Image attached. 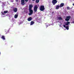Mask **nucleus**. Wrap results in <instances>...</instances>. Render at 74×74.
I'll return each instance as SVG.
<instances>
[{"mask_svg":"<svg viewBox=\"0 0 74 74\" xmlns=\"http://www.w3.org/2000/svg\"><path fill=\"white\" fill-rule=\"evenodd\" d=\"M45 10V8L44 7V6L43 5H41L40 6V10L41 11H42Z\"/></svg>","mask_w":74,"mask_h":74,"instance_id":"f257e3e1","label":"nucleus"},{"mask_svg":"<svg viewBox=\"0 0 74 74\" xmlns=\"http://www.w3.org/2000/svg\"><path fill=\"white\" fill-rule=\"evenodd\" d=\"M38 8V7H37V5H35L34 8V11L35 12H36L37 11V9Z\"/></svg>","mask_w":74,"mask_h":74,"instance_id":"f03ea898","label":"nucleus"},{"mask_svg":"<svg viewBox=\"0 0 74 74\" xmlns=\"http://www.w3.org/2000/svg\"><path fill=\"white\" fill-rule=\"evenodd\" d=\"M29 11L30 13H29V15H31L33 14V11L32 9H29Z\"/></svg>","mask_w":74,"mask_h":74,"instance_id":"7ed1b4c3","label":"nucleus"},{"mask_svg":"<svg viewBox=\"0 0 74 74\" xmlns=\"http://www.w3.org/2000/svg\"><path fill=\"white\" fill-rule=\"evenodd\" d=\"M58 2V1H57V0H53L52 1V3L53 4V5H55V4H56V3H57V2Z\"/></svg>","mask_w":74,"mask_h":74,"instance_id":"20e7f679","label":"nucleus"},{"mask_svg":"<svg viewBox=\"0 0 74 74\" xmlns=\"http://www.w3.org/2000/svg\"><path fill=\"white\" fill-rule=\"evenodd\" d=\"M21 5H25V0H21Z\"/></svg>","mask_w":74,"mask_h":74,"instance_id":"39448f33","label":"nucleus"},{"mask_svg":"<svg viewBox=\"0 0 74 74\" xmlns=\"http://www.w3.org/2000/svg\"><path fill=\"white\" fill-rule=\"evenodd\" d=\"M32 7H33V5L31 4L29 5V10H32Z\"/></svg>","mask_w":74,"mask_h":74,"instance_id":"423d86ee","label":"nucleus"},{"mask_svg":"<svg viewBox=\"0 0 74 74\" xmlns=\"http://www.w3.org/2000/svg\"><path fill=\"white\" fill-rule=\"evenodd\" d=\"M17 10L18 9H17V8H15L13 10V11L14 12H17Z\"/></svg>","mask_w":74,"mask_h":74,"instance_id":"0eeeda50","label":"nucleus"},{"mask_svg":"<svg viewBox=\"0 0 74 74\" xmlns=\"http://www.w3.org/2000/svg\"><path fill=\"white\" fill-rule=\"evenodd\" d=\"M32 20V17H30L27 18V21H30Z\"/></svg>","mask_w":74,"mask_h":74,"instance_id":"6e6552de","label":"nucleus"},{"mask_svg":"<svg viewBox=\"0 0 74 74\" xmlns=\"http://www.w3.org/2000/svg\"><path fill=\"white\" fill-rule=\"evenodd\" d=\"M64 6V3H62L59 6L60 7H62Z\"/></svg>","mask_w":74,"mask_h":74,"instance_id":"1a4fd4ad","label":"nucleus"},{"mask_svg":"<svg viewBox=\"0 0 74 74\" xmlns=\"http://www.w3.org/2000/svg\"><path fill=\"white\" fill-rule=\"evenodd\" d=\"M17 14H16L14 16L15 18H17L18 16V13H16Z\"/></svg>","mask_w":74,"mask_h":74,"instance_id":"9d476101","label":"nucleus"},{"mask_svg":"<svg viewBox=\"0 0 74 74\" xmlns=\"http://www.w3.org/2000/svg\"><path fill=\"white\" fill-rule=\"evenodd\" d=\"M69 23H70L69 22L67 21L65 23V25H69Z\"/></svg>","mask_w":74,"mask_h":74,"instance_id":"9b49d317","label":"nucleus"},{"mask_svg":"<svg viewBox=\"0 0 74 74\" xmlns=\"http://www.w3.org/2000/svg\"><path fill=\"white\" fill-rule=\"evenodd\" d=\"M1 38H2V39H3V40H5V36H2Z\"/></svg>","mask_w":74,"mask_h":74,"instance_id":"f8f14e48","label":"nucleus"},{"mask_svg":"<svg viewBox=\"0 0 74 74\" xmlns=\"http://www.w3.org/2000/svg\"><path fill=\"white\" fill-rule=\"evenodd\" d=\"M34 21H31L30 24V25H33V24H34Z\"/></svg>","mask_w":74,"mask_h":74,"instance_id":"ddd939ff","label":"nucleus"},{"mask_svg":"<svg viewBox=\"0 0 74 74\" xmlns=\"http://www.w3.org/2000/svg\"><path fill=\"white\" fill-rule=\"evenodd\" d=\"M66 18L67 19H70L71 18V16H67L66 17Z\"/></svg>","mask_w":74,"mask_h":74,"instance_id":"4468645a","label":"nucleus"},{"mask_svg":"<svg viewBox=\"0 0 74 74\" xmlns=\"http://www.w3.org/2000/svg\"><path fill=\"white\" fill-rule=\"evenodd\" d=\"M56 10H58L59 9V6L58 5H57L56 6Z\"/></svg>","mask_w":74,"mask_h":74,"instance_id":"2eb2a0df","label":"nucleus"},{"mask_svg":"<svg viewBox=\"0 0 74 74\" xmlns=\"http://www.w3.org/2000/svg\"><path fill=\"white\" fill-rule=\"evenodd\" d=\"M58 19L59 20H62V18L61 17H58Z\"/></svg>","mask_w":74,"mask_h":74,"instance_id":"dca6fc26","label":"nucleus"},{"mask_svg":"<svg viewBox=\"0 0 74 74\" xmlns=\"http://www.w3.org/2000/svg\"><path fill=\"white\" fill-rule=\"evenodd\" d=\"M39 1H40V0H36V3H39Z\"/></svg>","mask_w":74,"mask_h":74,"instance_id":"f3484780","label":"nucleus"},{"mask_svg":"<svg viewBox=\"0 0 74 74\" xmlns=\"http://www.w3.org/2000/svg\"><path fill=\"white\" fill-rule=\"evenodd\" d=\"M65 28L67 30H69V26H67L65 27Z\"/></svg>","mask_w":74,"mask_h":74,"instance_id":"a211bd4d","label":"nucleus"},{"mask_svg":"<svg viewBox=\"0 0 74 74\" xmlns=\"http://www.w3.org/2000/svg\"><path fill=\"white\" fill-rule=\"evenodd\" d=\"M69 20H70V19L68 18H66L65 19V21H69Z\"/></svg>","mask_w":74,"mask_h":74,"instance_id":"6ab92c4d","label":"nucleus"},{"mask_svg":"<svg viewBox=\"0 0 74 74\" xmlns=\"http://www.w3.org/2000/svg\"><path fill=\"white\" fill-rule=\"evenodd\" d=\"M8 12V11H4V14H6V13H7Z\"/></svg>","mask_w":74,"mask_h":74,"instance_id":"aec40b11","label":"nucleus"},{"mask_svg":"<svg viewBox=\"0 0 74 74\" xmlns=\"http://www.w3.org/2000/svg\"><path fill=\"white\" fill-rule=\"evenodd\" d=\"M67 10H70V8L68 6L67 7Z\"/></svg>","mask_w":74,"mask_h":74,"instance_id":"412c9836","label":"nucleus"},{"mask_svg":"<svg viewBox=\"0 0 74 74\" xmlns=\"http://www.w3.org/2000/svg\"><path fill=\"white\" fill-rule=\"evenodd\" d=\"M5 32H7L6 33V34H7L8 33V30H7L6 31H5Z\"/></svg>","mask_w":74,"mask_h":74,"instance_id":"4be33fe9","label":"nucleus"},{"mask_svg":"<svg viewBox=\"0 0 74 74\" xmlns=\"http://www.w3.org/2000/svg\"><path fill=\"white\" fill-rule=\"evenodd\" d=\"M25 2H27L28 0H25Z\"/></svg>","mask_w":74,"mask_h":74,"instance_id":"5701e85b","label":"nucleus"},{"mask_svg":"<svg viewBox=\"0 0 74 74\" xmlns=\"http://www.w3.org/2000/svg\"><path fill=\"white\" fill-rule=\"evenodd\" d=\"M63 26H64V27L65 28H66V25H63Z\"/></svg>","mask_w":74,"mask_h":74,"instance_id":"b1692460","label":"nucleus"},{"mask_svg":"<svg viewBox=\"0 0 74 74\" xmlns=\"http://www.w3.org/2000/svg\"><path fill=\"white\" fill-rule=\"evenodd\" d=\"M15 1L16 2H18V0H15Z\"/></svg>","mask_w":74,"mask_h":74,"instance_id":"393cba45","label":"nucleus"},{"mask_svg":"<svg viewBox=\"0 0 74 74\" xmlns=\"http://www.w3.org/2000/svg\"><path fill=\"white\" fill-rule=\"evenodd\" d=\"M11 2H14V0H13V1H11Z\"/></svg>","mask_w":74,"mask_h":74,"instance_id":"a878e982","label":"nucleus"},{"mask_svg":"<svg viewBox=\"0 0 74 74\" xmlns=\"http://www.w3.org/2000/svg\"><path fill=\"white\" fill-rule=\"evenodd\" d=\"M73 6H74V3H73Z\"/></svg>","mask_w":74,"mask_h":74,"instance_id":"bb28decb","label":"nucleus"},{"mask_svg":"<svg viewBox=\"0 0 74 74\" xmlns=\"http://www.w3.org/2000/svg\"><path fill=\"white\" fill-rule=\"evenodd\" d=\"M73 23H74V21H73Z\"/></svg>","mask_w":74,"mask_h":74,"instance_id":"cd10ccee","label":"nucleus"},{"mask_svg":"<svg viewBox=\"0 0 74 74\" xmlns=\"http://www.w3.org/2000/svg\"><path fill=\"white\" fill-rule=\"evenodd\" d=\"M33 1H35V0H32Z\"/></svg>","mask_w":74,"mask_h":74,"instance_id":"c85d7f7f","label":"nucleus"},{"mask_svg":"<svg viewBox=\"0 0 74 74\" xmlns=\"http://www.w3.org/2000/svg\"><path fill=\"white\" fill-rule=\"evenodd\" d=\"M12 47V46H11V47Z\"/></svg>","mask_w":74,"mask_h":74,"instance_id":"c756f323","label":"nucleus"}]
</instances>
